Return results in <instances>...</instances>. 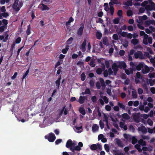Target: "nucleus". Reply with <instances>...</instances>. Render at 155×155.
Returning <instances> with one entry per match:
<instances>
[{
    "mask_svg": "<svg viewBox=\"0 0 155 155\" xmlns=\"http://www.w3.org/2000/svg\"><path fill=\"white\" fill-rule=\"evenodd\" d=\"M45 138L46 139H48L50 142H53L56 139V137L52 133H51L48 135H46L45 136Z\"/></svg>",
    "mask_w": 155,
    "mask_h": 155,
    "instance_id": "f257e3e1",
    "label": "nucleus"
},
{
    "mask_svg": "<svg viewBox=\"0 0 155 155\" xmlns=\"http://www.w3.org/2000/svg\"><path fill=\"white\" fill-rule=\"evenodd\" d=\"M146 10L147 11V13L150 14L149 11L153 10L155 11V4L152 2L150 4L147 5L145 7Z\"/></svg>",
    "mask_w": 155,
    "mask_h": 155,
    "instance_id": "f03ea898",
    "label": "nucleus"
},
{
    "mask_svg": "<svg viewBox=\"0 0 155 155\" xmlns=\"http://www.w3.org/2000/svg\"><path fill=\"white\" fill-rule=\"evenodd\" d=\"M77 145V142L75 141H72L71 139L68 140L67 142L66 147L68 148H70L74 147Z\"/></svg>",
    "mask_w": 155,
    "mask_h": 155,
    "instance_id": "7ed1b4c3",
    "label": "nucleus"
},
{
    "mask_svg": "<svg viewBox=\"0 0 155 155\" xmlns=\"http://www.w3.org/2000/svg\"><path fill=\"white\" fill-rule=\"evenodd\" d=\"M97 148L99 150H101L102 149V147L101 144L99 143H97V145L96 144H93L91 146L90 149L92 150H96Z\"/></svg>",
    "mask_w": 155,
    "mask_h": 155,
    "instance_id": "20e7f679",
    "label": "nucleus"
},
{
    "mask_svg": "<svg viewBox=\"0 0 155 155\" xmlns=\"http://www.w3.org/2000/svg\"><path fill=\"white\" fill-rule=\"evenodd\" d=\"M84 24L83 23L80 24V27L77 30V34L78 35L81 36L83 33V31L84 28Z\"/></svg>",
    "mask_w": 155,
    "mask_h": 155,
    "instance_id": "39448f33",
    "label": "nucleus"
},
{
    "mask_svg": "<svg viewBox=\"0 0 155 155\" xmlns=\"http://www.w3.org/2000/svg\"><path fill=\"white\" fill-rule=\"evenodd\" d=\"M118 66L115 63L113 64L112 65V68L114 71V75H116L117 72L118 70Z\"/></svg>",
    "mask_w": 155,
    "mask_h": 155,
    "instance_id": "423d86ee",
    "label": "nucleus"
},
{
    "mask_svg": "<svg viewBox=\"0 0 155 155\" xmlns=\"http://www.w3.org/2000/svg\"><path fill=\"white\" fill-rule=\"evenodd\" d=\"M18 0H15L13 5L12 8L15 10L16 11H18L20 10V8L19 7H17L18 5Z\"/></svg>",
    "mask_w": 155,
    "mask_h": 155,
    "instance_id": "0eeeda50",
    "label": "nucleus"
},
{
    "mask_svg": "<svg viewBox=\"0 0 155 155\" xmlns=\"http://www.w3.org/2000/svg\"><path fill=\"white\" fill-rule=\"evenodd\" d=\"M138 130L139 131L141 132L143 134H146L147 132V130L145 127L142 125L141 127H138Z\"/></svg>",
    "mask_w": 155,
    "mask_h": 155,
    "instance_id": "6e6552de",
    "label": "nucleus"
},
{
    "mask_svg": "<svg viewBox=\"0 0 155 155\" xmlns=\"http://www.w3.org/2000/svg\"><path fill=\"white\" fill-rule=\"evenodd\" d=\"M81 150V148L78 145L72 147L70 149V150L73 152V154H74L75 150L80 151Z\"/></svg>",
    "mask_w": 155,
    "mask_h": 155,
    "instance_id": "1a4fd4ad",
    "label": "nucleus"
},
{
    "mask_svg": "<svg viewBox=\"0 0 155 155\" xmlns=\"http://www.w3.org/2000/svg\"><path fill=\"white\" fill-rule=\"evenodd\" d=\"M87 41L86 39H84L81 44V49L83 52H84L86 51V46L87 44Z\"/></svg>",
    "mask_w": 155,
    "mask_h": 155,
    "instance_id": "9d476101",
    "label": "nucleus"
},
{
    "mask_svg": "<svg viewBox=\"0 0 155 155\" xmlns=\"http://www.w3.org/2000/svg\"><path fill=\"white\" fill-rule=\"evenodd\" d=\"M150 70L148 67L147 65H145L144 69H143L142 70V72L143 74H146L149 72Z\"/></svg>",
    "mask_w": 155,
    "mask_h": 155,
    "instance_id": "9b49d317",
    "label": "nucleus"
},
{
    "mask_svg": "<svg viewBox=\"0 0 155 155\" xmlns=\"http://www.w3.org/2000/svg\"><path fill=\"white\" fill-rule=\"evenodd\" d=\"M144 64L143 62L139 63L136 66V70L139 71L140 70L141 68L143 67Z\"/></svg>",
    "mask_w": 155,
    "mask_h": 155,
    "instance_id": "f8f14e48",
    "label": "nucleus"
},
{
    "mask_svg": "<svg viewBox=\"0 0 155 155\" xmlns=\"http://www.w3.org/2000/svg\"><path fill=\"white\" fill-rule=\"evenodd\" d=\"M41 5H42V7H40V8L42 11L48 10L49 9V8L48 7L47 5L44 4H41L39 5V6H40Z\"/></svg>",
    "mask_w": 155,
    "mask_h": 155,
    "instance_id": "ddd939ff",
    "label": "nucleus"
},
{
    "mask_svg": "<svg viewBox=\"0 0 155 155\" xmlns=\"http://www.w3.org/2000/svg\"><path fill=\"white\" fill-rule=\"evenodd\" d=\"M74 19L72 17H71L69 18V20L66 23L65 25L66 27L70 28L69 26L70 25L71 23L74 21Z\"/></svg>",
    "mask_w": 155,
    "mask_h": 155,
    "instance_id": "4468645a",
    "label": "nucleus"
},
{
    "mask_svg": "<svg viewBox=\"0 0 155 155\" xmlns=\"http://www.w3.org/2000/svg\"><path fill=\"white\" fill-rule=\"evenodd\" d=\"M61 79V76L60 75L58 79L55 81V83L56 85L57 86V88L58 89H59V88L60 84V81Z\"/></svg>",
    "mask_w": 155,
    "mask_h": 155,
    "instance_id": "2eb2a0df",
    "label": "nucleus"
},
{
    "mask_svg": "<svg viewBox=\"0 0 155 155\" xmlns=\"http://www.w3.org/2000/svg\"><path fill=\"white\" fill-rule=\"evenodd\" d=\"M85 100V98L84 96H80L79 97L78 101H77L81 104L84 103Z\"/></svg>",
    "mask_w": 155,
    "mask_h": 155,
    "instance_id": "dca6fc26",
    "label": "nucleus"
},
{
    "mask_svg": "<svg viewBox=\"0 0 155 155\" xmlns=\"http://www.w3.org/2000/svg\"><path fill=\"white\" fill-rule=\"evenodd\" d=\"M138 143L142 146H144L146 145V142L144 141L142 139H140L138 141Z\"/></svg>",
    "mask_w": 155,
    "mask_h": 155,
    "instance_id": "f3484780",
    "label": "nucleus"
},
{
    "mask_svg": "<svg viewBox=\"0 0 155 155\" xmlns=\"http://www.w3.org/2000/svg\"><path fill=\"white\" fill-rule=\"evenodd\" d=\"M118 67L120 68H125L126 67V63L125 62L122 61L121 62H120L119 63Z\"/></svg>",
    "mask_w": 155,
    "mask_h": 155,
    "instance_id": "a211bd4d",
    "label": "nucleus"
},
{
    "mask_svg": "<svg viewBox=\"0 0 155 155\" xmlns=\"http://www.w3.org/2000/svg\"><path fill=\"white\" fill-rule=\"evenodd\" d=\"M96 36L98 39H100L102 36V34L99 31H97L96 34Z\"/></svg>",
    "mask_w": 155,
    "mask_h": 155,
    "instance_id": "6ab92c4d",
    "label": "nucleus"
},
{
    "mask_svg": "<svg viewBox=\"0 0 155 155\" xmlns=\"http://www.w3.org/2000/svg\"><path fill=\"white\" fill-rule=\"evenodd\" d=\"M133 118L136 122H139V120L138 116V113L134 114V115Z\"/></svg>",
    "mask_w": 155,
    "mask_h": 155,
    "instance_id": "aec40b11",
    "label": "nucleus"
},
{
    "mask_svg": "<svg viewBox=\"0 0 155 155\" xmlns=\"http://www.w3.org/2000/svg\"><path fill=\"white\" fill-rule=\"evenodd\" d=\"M131 42L133 45H137L139 42V40L137 39L134 38L131 40Z\"/></svg>",
    "mask_w": 155,
    "mask_h": 155,
    "instance_id": "412c9836",
    "label": "nucleus"
},
{
    "mask_svg": "<svg viewBox=\"0 0 155 155\" xmlns=\"http://www.w3.org/2000/svg\"><path fill=\"white\" fill-rule=\"evenodd\" d=\"M98 126L97 124H95L92 126V130L93 132H95L98 130Z\"/></svg>",
    "mask_w": 155,
    "mask_h": 155,
    "instance_id": "4be33fe9",
    "label": "nucleus"
},
{
    "mask_svg": "<svg viewBox=\"0 0 155 155\" xmlns=\"http://www.w3.org/2000/svg\"><path fill=\"white\" fill-rule=\"evenodd\" d=\"M134 147L139 152H141L142 151V150L140 148V146L139 144H136L135 145Z\"/></svg>",
    "mask_w": 155,
    "mask_h": 155,
    "instance_id": "5701e85b",
    "label": "nucleus"
},
{
    "mask_svg": "<svg viewBox=\"0 0 155 155\" xmlns=\"http://www.w3.org/2000/svg\"><path fill=\"white\" fill-rule=\"evenodd\" d=\"M79 111L83 115H84L86 114L84 109L83 107H80L79 108Z\"/></svg>",
    "mask_w": 155,
    "mask_h": 155,
    "instance_id": "b1692460",
    "label": "nucleus"
},
{
    "mask_svg": "<svg viewBox=\"0 0 155 155\" xmlns=\"http://www.w3.org/2000/svg\"><path fill=\"white\" fill-rule=\"evenodd\" d=\"M117 104L120 108L124 110H125V106L122 103L118 102V103Z\"/></svg>",
    "mask_w": 155,
    "mask_h": 155,
    "instance_id": "393cba45",
    "label": "nucleus"
},
{
    "mask_svg": "<svg viewBox=\"0 0 155 155\" xmlns=\"http://www.w3.org/2000/svg\"><path fill=\"white\" fill-rule=\"evenodd\" d=\"M137 141V140L134 137H133L132 138L131 143L132 144H135Z\"/></svg>",
    "mask_w": 155,
    "mask_h": 155,
    "instance_id": "a878e982",
    "label": "nucleus"
},
{
    "mask_svg": "<svg viewBox=\"0 0 155 155\" xmlns=\"http://www.w3.org/2000/svg\"><path fill=\"white\" fill-rule=\"evenodd\" d=\"M30 28V25H29L27 26V29L26 32V34L28 35H30V34L31 33Z\"/></svg>",
    "mask_w": 155,
    "mask_h": 155,
    "instance_id": "bb28decb",
    "label": "nucleus"
},
{
    "mask_svg": "<svg viewBox=\"0 0 155 155\" xmlns=\"http://www.w3.org/2000/svg\"><path fill=\"white\" fill-rule=\"evenodd\" d=\"M104 9L106 11H107L109 10V8L108 4L106 3L104 4Z\"/></svg>",
    "mask_w": 155,
    "mask_h": 155,
    "instance_id": "cd10ccee",
    "label": "nucleus"
},
{
    "mask_svg": "<svg viewBox=\"0 0 155 155\" xmlns=\"http://www.w3.org/2000/svg\"><path fill=\"white\" fill-rule=\"evenodd\" d=\"M105 150L107 152H108L110 150V147L107 144H105L104 145Z\"/></svg>",
    "mask_w": 155,
    "mask_h": 155,
    "instance_id": "c85d7f7f",
    "label": "nucleus"
},
{
    "mask_svg": "<svg viewBox=\"0 0 155 155\" xmlns=\"http://www.w3.org/2000/svg\"><path fill=\"white\" fill-rule=\"evenodd\" d=\"M120 20L119 18H115L113 20V23L114 24H118Z\"/></svg>",
    "mask_w": 155,
    "mask_h": 155,
    "instance_id": "c756f323",
    "label": "nucleus"
},
{
    "mask_svg": "<svg viewBox=\"0 0 155 155\" xmlns=\"http://www.w3.org/2000/svg\"><path fill=\"white\" fill-rule=\"evenodd\" d=\"M112 38L116 41L118 40L119 39L118 36L117 34H114L112 36Z\"/></svg>",
    "mask_w": 155,
    "mask_h": 155,
    "instance_id": "7c9ffc66",
    "label": "nucleus"
},
{
    "mask_svg": "<svg viewBox=\"0 0 155 155\" xmlns=\"http://www.w3.org/2000/svg\"><path fill=\"white\" fill-rule=\"evenodd\" d=\"M69 46H67L65 49H63L62 50V53L64 54H65L67 53L69 49Z\"/></svg>",
    "mask_w": 155,
    "mask_h": 155,
    "instance_id": "2f4dec72",
    "label": "nucleus"
},
{
    "mask_svg": "<svg viewBox=\"0 0 155 155\" xmlns=\"http://www.w3.org/2000/svg\"><path fill=\"white\" fill-rule=\"evenodd\" d=\"M122 116L123 118L125 119H129L130 117L129 115L127 113H124L122 114Z\"/></svg>",
    "mask_w": 155,
    "mask_h": 155,
    "instance_id": "473e14b6",
    "label": "nucleus"
},
{
    "mask_svg": "<svg viewBox=\"0 0 155 155\" xmlns=\"http://www.w3.org/2000/svg\"><path fill=\"white\" fill-rule=\"evenodd\" d=\"M81 78L82 81H84L86 78V76L85 73L83 72L81 75Z\"/></svg>",
    "mask_w": 155,
    "mask_h": 155,
    "instance_id": "72a5a7b5",
    "label": "nucleus"
},
{
    "mask_svg": "<svg viewBox=\"0 0 155 155\" xmlns=\"http://www.w3.org/2000/svg\"><path fill=\"white\" fill-rule=\"evenodd\" d=\"M73 38L72 37H70L67 41V43L68 45H70L71 44Z\"/></svg>",
    "mask_w": 155,
    "mask_h": 155,
    "instance_id": "f704fd0d",
    "label": "nucleus"
},
{
    "mask_svg": "<svg viewBox=\"0 0 155 155\" xmlns=\"http://www.w3.org/2000/svg\"><path fill=\"white\" fill-rule=\"evenodd\" d=\"M117 14L120 18L122 17L123 15V12L122 10H119L117 12Z\"/></svg>",
    "mask_w": 155,
    "mask_h": 155,
    "instance_id": "c9c22d12",
    "label": "nucleus"
},
{
    "mask_svg": "<svg viewBox=\"0 0 155 155\" xmlns=\"http://www.w3.org/2000/svg\"><path fill=\"white\" fill-rule=\"evenodd\" d=\"M132 95L133 98H137V94L135 91H132Z\"/></svg>",
    "mask_w": 155,
    "mask_h": 155,
    "instance_id": "e433bc0d",
    "label": "nucleus"
},
{
    "mask_svg": "<svg viewBox=\"0 0 155 155\" xmlns=\"http://www.w3.org/2000/svg\"><path fill=\"white\" fill-rule=\"evenodd\" d=\"M127 14L128 16H130L133 15V13L132 11L129 10L127 11Z\"/></svg>",
    "mask_w": 155,
    "mask_h": 155,
    "instance_id": "4c0bfd02",
    "label": "nucleus"
},
{
    "mask_svg": "<svg viewBox=\"0 0 155 155\" xmlns=\"http://www.w3.org/2000/svg\"><path fill=\"white\" fill-rule=\"evenodd\" d=\"M107 37H105L103 38V42L104 44L105 45H107Z\"/></svg>",
    "mask_w": 155,
    "mask_h": 155,
    "instance_id": "58836bf2",
    "label": "nucleus"
},
{
    "mask_svg": "<svg viewBox=\"0 0 155 155\" xmlns=\"http://www.w3.org/2000/svg\"><path fill=\"white\" fill-rule=\"evenodd\" d=\"M102 71L103 70L102 69L100 68H97L96 70V72L98 74H100L101 73Z\"/></svg>",
    "mask_w": 155,
    "mask_h": 155,
    "instance_id": "ea45409f",
    "label": "nucleus"
},
{
    "mask_svg": "<svg viewBox=\"0 0 155 155\" xmlns=\"http://www.w3.org/2000/svg\"><path fill=\"white\" fill-rule=\"evenodd\" d=\"M84 93H85V94H91V92L89 88H87L85 90Z\"/></svg>",
    "mask_w": 155,
    "mask_h": 155,
    "instance_id": "a19ab883",
    "label": "nucleus"
},
{
    "mask_svg": "<svg viewBox=\"0 0 155 155\" xmlns=\"http://www.w3.org/2000/svg\"><path fill=\"white\" fill-rule=\"evenodd\" d=\"M141 16H139L138 17V19H136L137 22L138 23H140L143 22V20L142 18H141Z\"/></svg>",
    "mask_w": 155,
    "mask_h": 155,
    "instance_id": "79ce46f5",
    "label": "nucleus"
},
{
    "mask_svg": "<svg viewBox=\"0 0 155 155\" xmlns=\"http://www.w3.org/2000/svg\"><path fill=\"white\" fill-rule=\"evenodd\" d=\"M139 58L141 59H143L144 58L143 53L140 51H139Z\"/></svg>",
    "mask_w": 155,
    "mask_h": 155,
    "instance_id": "37998d69",
    "label": "nucleus"
},
{
    "mask_svg": "<svg viewBox=\"0 0 155 155\" xmlns=\"http://www.w3.org/2000/svg\"><path fill=\"white\" fill-rule=\"evenodd\" d=\"M105 108L106 110L110 111L111 110V108L110 106L107 105L105 106Z\"/></svg>",
    "mask_w": 155,
    "mask_h": 155,
    "instance_id": "c03bdc74",
    "label": "nucleus"
},
{
    "mask_svg": "<svg viewBox=\"0 0 155 155\" xmlns=\"http://www.w3.org/2000/svg\"><path fill=\"white\" fill-rule=\"evenodd\" d=\"M99 125L101 129H103L104 128V123L101 120L99 121Z\"/></svg>",
    "mask_w": 155,
    "mask_h": 155,
    "instance_id": "a18cd8bd",
    "label": "nucleus"
},
{
    "mask_svg": "<svg viewBox=\"0 0 155 155\" xmlns=\"http://www.w3.org/2000/svg\"><path fill=\"white\" fill-rule=\"evenodd\" d=\"M21 40V37H18L15 40V42L16 44H19V43Z\"/></svg>",
    "mask_w": 155,
    "mask_h": 155,
    "instance_id": "49530a36",
    "label": "nucleus"
},
{
    "mask_svg": "<svg viewBox=\"0 0 155 155\" xmlns=\"http://www.w3.org/2000/svg\"><path fill=\"white\" fill-rule=\"evenodd\" d=\"M2 22L3 23L4 25L5 26H7V24H8V21L7 20L5 19H3L2 20Z\"/></svg>",
    "mask_w": 155,
    "mask_h": 155,
    "instance_id": "de8ad7c7",
    "label": "nucleus"
},
{
    "mask_svg": "<svg viewBox=\"0 0 155 155\" xmlns=\"http://www.w3.org/2000/svg\"><path fill=\"white\" fill-rule=\"evenodd\" d=\"M91 99L92 101L94 103H96L97 101V97L95 96H92Z\"/></svg>",
    "mask_w": 155,
    "mask_h": 155,
    "instance_id": "09e8293b",
    "label": "nucleus"
},
{
    "mask_svg": "<svg viewBox=\"0 0 155 155\" xmlns=\"http://www.w3.org/2000/svg\"><path fill=\"white\" fill-rule=\"evenodd\" d=\"M103 121L106 122V124H108L109 122L108 117L105 115H104V120Z\"/></svg>",
    "mask_w": 155,
    "mask_h": 155,
    "instance_id": "8fccbe9b",
    "label": "nucleus"
},
{
    "mask_svg": "<svg viewBox=\"0 0 155 155\" xmlns=\"http://www.w3.org/2000/svg\"><path fill=\"white\" fill-rule=\"evenodd\" d=\"M147 123L150 126L152 125L153 124V122L152 120L150 119H148L147 120Z\"/></svg>",
    "mask_w": 155,
    "mask_h": 155,
    "instance_id": "3c124183",
    "label": "nucleus"
},
{
    "mask_svg": "<svg viewBox=\"0 0 155 155\" xmlns=\"http://www.w3.org/2000/svg\"><path fill=\"white\" fill-rule=\"evenodd\" d=\"M62 141V140L61 139H57L55 141V143L56 145H58Z\"/></svg>",
    "mask_w": 155,
    "mask_h": 155,
    "instance_id": "603ef678",
    "label": "nucleus"
},
{
    "mask_svg": "<svg viewBox=\"0 0 155 155\" xmlns=\"http://www.w3.org/2000/svg\"><path fill=\"white\" fill-rule=\"evenodd\" d=\"M127 29L130 31H132L134 30V28L132 25H129L127 27Z\"/></svg>",
    "mask_w": 155,
    "mask_h": 155,
    "instance_id": "864d4df0",
    "label": "nucleus"
},
{
    "mask_svg": "<svg viewBox=\"0 0 155 155\" xmlns=\"http://www.w3.org/2000/svg\"><path fill=\"white\" fill-rule=\"evenodd\" d=\"M103 99L106 104H107L108 103V99L106 96H104L103 97Z\"/></svg>",
    "mask_w": 155,
    "mask_h": 155,
    "instance_id": "5fc2aeb1",
    "label": "nucleus"
},
{
    "mask_svg": "<svg viewBox=\"0 0 155 155\" xmlns=\"http://www.w3.org/2000/svg\"><path fill=\"white\" fill-rule=\"evenodd\" d=\"M141 137L144 140H148L150 139V137L148 136L142 135Z\"/></svg>",
    "mask_w": 155,
    "mask_h": 155,
    "instance_id": "6e6d98bb",
    "label": "nucleus"
},
{
    "mask_svg": "<svg viewBox=\"0 0 155 155\" xmlns=\"http://www.w3.org/2000/svg\"><path fill=\"white\" fill-rule=\"evenodd\" d=\"M127 32H126L125 31H123L121 33V36L124 37H127Z\"/></svg>",
    "mask_w": 155,
    "mask_h": 155,
    "instance_id": "4d7b16f0",
    "label": "nucleus"
},
{
    "mask_svg": "<svg viewBox=\"0 0 155 155\" xmlns=\"http://www.w3.org/2000/svg\"><path fill=\"white\" fill-rule=\"evenodd\" d=\"M145 11V9L142 7L140 8L139 9V12L140 13H144Z\"/></svg>",
    "mask_w": 155,
    "mask_h": 155,
    "instance_id": "13d9d810",
    "label": "nucleus"
},
{
    "mask_svg": "<svg viewBox=\"0 0 155 155\" xmlns=\"http://www.w3.org/2000/svg\"><path fill=\"white\" fill-rule=\"evenodd\" d=\"M138 92L139 94H142L143 92V89L141 88H139L138 89Z\"/></svg>",
    "mask_w": 155,
    "mask_h": 155,
    "instance_id": "bf43d9fd",
    "label": "nucleus"
},
{
    "mask_svg": "<svg viewBox=\"0 0 155 155\" xmlns=\"http://www.w3.org/2000/svg\"><path fill=\"white\" fill-rule=\"evenodd\" d=\"M96 85L97 89H100L101 88V86L100 83L99 82H97L96 83Z\"/></svg>",
    "mask_w": 155,
    "mask_h": 155,
    "instance_id": "052dcab7",
    "label": "nucleus"
},
{
    "mask_svg": "<svg viewBox=\"0 0 155 155\" xmlns=\"http://www.w3.org/2000/svg\"><path fill=\"white\" fill-rule=\"evenodd\" d=\"M104 136L103 134H99L98 137V140H100L101 139H102L103 137H104Z\"/></svg>",
    "mask_w": 155,
    "mask_h": 155,
    "instance_id": "680f3d73",
    "label": "nucleus"
},
{
    "mask_svg": "<svg viewBox=\"0 0 155 155\" xmlns=\"http://www.w3.org/2000/svg\"><path fill=\"white\" fill-rule=\"evenodd\" d=\"M148 3V2L147 1H145L142 3L141 5L142 6H146Z\"/></svg>",
    "mask_w": 155,
    "mask_h": 155,
    "instance_id": "e2e57ef3",
    "label": "nucleus"
},
{
    "mask_svg": "<svg viewBox=\"0 0 155 155\" xmlns=\"http://www.w3.org/2000/svg\"><path fill=\"white\" fill-rule=\"evenodd\" d=\"M104 75L105 77H107L108 75V72L107 70H105L104 72Z\"/></svg>",
    "mask_w": 155,
    "mask_h": 155,
    "instance_id": "0e129e2a",
    "label": "nucleus"
},
{
    "mask_svg": "<svg viewBox=\"0 0 155 155\" xmlns=\"http://www.w3.org/2000/svg\"><path fill=\"white\" fill-rule=\"evenodd\" d=\"M90 65L92 67H94L95 66V64H94V61H91L90 63Z\"/></svg>",
    "mask_w": 155,
    "mask_h": 155,
    "instance_id": "69168bd1",
    "label": "nucleus"
},
{
    "mask_svg": "<svg viewBox=\"0 0 155 155\" xmlns=\"http://www.w3.org/2000/svg\"><path fill=\"white\" fill-rule=\"evenodd\" d=\"M114 110L116 111H118L119 110V106H116L114 107Z\"/></svg>",
    "mask_w": 155,
    "mask_h": 155,
    "instance_id": "338daca9",
    "label": "nucleus"
},
{
    "mask_svg": "<svg viewBox=\"0 0 155 155\" xmlns=\"http://www.w3.org/2000/svg\"><path fill=\"white\" fill-rule=\"evenodd\" d=\"M149 28L150 29V30L151 31V32L152 31H153V32L155 31V28L152 26H150L149 27Z\"/></svg>",
    "mask_w": 155,
    "mask_h": 155,
    "instance_id": "774afa93",
    "label": "nucleus"
}]
</instances>
